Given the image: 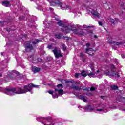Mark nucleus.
Here are the masks:
<instances>
[{
	"instance_id": "obj_29",
	"label": "nucleus",
	"mask_w": 125,
	"mask_h": 125,
	"mask_svg": "<svg viewBox=\"0 0 125 125\" xmlns=\"http://www.w3.org/2000/svg\"><path fill=\"white\" fill-rule=\"evenodd\" d=\"M52 97H53V98H58V95L57 94H53L52 95Z\"/></svg>"
},
{
	"instance_id": "obj_17",
	"label": "nucleus",
	"mask_w": 125,
	"mask_h": 125,
	"mask_svg": "<svg viewBox=\"0 0 125 125\" xmlns=\"http://www.w3.org/2000/svg\"><path fill=\"white\" fill-rule=\"evenodd\" d=\"M41 71V68H38V67H33L32 68V72L34 73H38V72H40Z\"/></svg>"
},
{
	"instance_id": "obj_37",
	"label": "nucleus",
	"mask_w": 125,
	"mask_h": 125,
	"mask_svg": "<svg viewBox=\"0 0 125 125\" xmlns=\"http://www.w3.org/2000/svg\"><path fill=\"white\" fill-rule=\"evenodd\" d=\"M75 83H76L77 84H80L81 82L80 81H76L75 82Z\"/></svg>"
},
{
	"instance_id": "obj_25",
	"label": "nucleus",
	"mask_w": 125,
	"mask_h": 125,
	"mask_svg": "<svg viewBox=\"0 0 125 125\" xmlns=\"http://www.w3.org/2000/svg\"><path fill=\"white\" fill-rule=\"evenodd\" d=\"M40 42V40L38 39H36L34 41L32 42V43L35 45V44H37V43H39V42Z\"/></svg>"
},
{
	"instance_id": "obj_9",
	"label": "nucleus",
	"mask_w": 125,
	"mask_h": 125,
	"mask_svg": "<svg viewBox=\"0 0 125 125\" xmlns=\"http://www.w3.org/2000/svg\"><path fill=\"white\" fill-rule=\"evenodd\" d=\"M111 72L112 73H111V72L108 71V72H105V74L107 76H111L112 77H117V78H119V76L118 73H116L115 71H113V70H112Z\"/></svg>"
},
{
	"instance_id": "obj_4",
	"label": "nucleus",
	"mask_w": 125,
	"mask_h": 125,
	"mask_svg": "<svg viewBox=\"0 0 125 125\" xmlns=\"http://www.w3.org/2000/svg\"><path fill=\"white\" fill-rule=\"evenodd\" d=\"M85 110L86 112H95V113H97V112H102L104 111V108L96 109L90 105H88L85 107Z\"/></svg>"
},
{
	"instance_id": "obj_1",
	"label": "nucleus",
	"mask_w": 125,
	"mask_h": 125,
	"mask_svg": "<svg viewBox=\"0 0 125 125\" xmlns=\"http://www.w3.org/2000/svg\"><path fill=\"white\" fill-rule=\"evenodd\" d=\"M33 87L36 88H39L40 86L37 85H34L32 83L25 85L24 87V89L21 88H7L5 91V94L7 95H15V94H23L24 93H27L28 91L31 92V90L33 89Z\"/></svg>"
},
{
	"instance_id": "obj_43",
	"label": "nucleus",
	"mask_w": 125,
	"mask_h": 125,
	"mask_svg": "<svg viewBox=\"0 0 125 125\" xmlns=\"http://www.w3.org/2000/svg\"><path fill=\"white\" fill-rule=\"evenodd\" d=\"M100 70H98L97 71V73H100Z\"/></svg>"
},
{
	"instance_id": "obj_27",
	"label": "nucleus",
	"mask_w": 125,
	"mask_h": 125,
	"mask_svg": "<svg viewBox=\"0 0 125 125\" xmlns=\"http://www.w3.org/2000/svg\"><path fill=\"white\" fill-rule=\"evenodd\" d=\"M81 75L82 76H83V77H86V73H85V71H83L81 73Z\"/></svg>"
},
{
	"instance_id": "obj_38",
	"label": "nucleus",
	"mask_w": 125,
	"mask_h": 125,
	"mask_svg": "<svg viewBox=\"0 0 125 125\" xmlns=\"http://www.w3.org/2000/svg\"><path fill=\"white\" fill-rule=\"evenodd\" d=\"M51 47H52V46L51 45H48V48H49V49H51Z\"/></svg>"
},
{
	"instance_id": "obj_35",
	"label": "nucleus",
	"mask_w": 125,
	"mask_h": 125,
	"mask_svg": "<svg viewBox=\"0 0 125 125\" xmlns=\"http://www.w3.org/2000/svg\"><path fill=\"white\" fill-rule=\"evenodd\" d=\"M80 76V73H75V78H78Z\"/></svg>"
},
{
	"instance_id": "obj_33",
	"label": "nucleus",
	"mask_w": 125,
	"mask_h": 125,
	"mask_svg": "<svg viewBox=\"0 0 125 125\" xmlns=\"http://www.w3.org/2000/svg\"><path fill=\"white\" fill-rule=\"evenodd\" d=\"M110 68L111 70H113V69H115V66H114V65H111L110 66Z\"/></svg>"
},
{
	"instance_id": "obj_23",
	"label": "nucleus",
	"mask_w": 125,
	"mask_h": 125,
	"mask_svg": "<svg viewBox=\"0 0 125 125\" xmlns=\"http://www.w3.org/2000/svg\"><path fill=\"white\" fill-rule=\"evenodd\" d=\"M95 75V73H94L93 72H91V73L88 74V76H89V77H90V78H91V77L94 78Z\"/></svg>"
},
{
	"instance_id": "obj_46",
	"label": "nucleus",
	"mask_w": 125,
	"mask_h": 125,
	"mask_svg": "<svg viewBox=\"0 0 125 125\" xmlns=\"http://www.w3.org/2000/svg\"><path fill=\"white\" fill-rule=\"evenodd\" d=\"M1 76H2V74L0 73V77H1Z\"/></svg>"
},
{
	"instance_id": "obj_12",
	"label": "nucleus",
	"mask_w": 125,
	"mask_h": 125,
	"mask_svg": "<svg viewBox=\"0 0 125 125\" xmlns=\"http://www.w3.org/2000/svg\"><path fill=\"white\" fill-rule=\"evenodd\" d=\"M25 45H26V50H28V49H33V46H32V45L30 44V42H26L25 43Z\"/></svg>"
},
{
	"instance_id": "obj_24",
	"label": "nucleus",
	"mask_w": 125,
	"mask_h": 125,
	"mask_svg": "<svg viewBox=\"0 0 125 125\" xmlns=\"http://www.w3.org/2000/svg\"><path fill=\"white\" fill-rule=\"evenodd\" d=\"M110 87L112 89H113V90H116L118 89V87L116 85H111Z\"/></svg>"
},
{
	"instance_id": "obj_41",
	"label": "nucleus",
	"mask_w": 125,
	"mask_h": 125,
	"mask_svg": "<svg viewBox=\"0 0 125 125\" xmlns=\"http://www.w3.org/2000/svg\"><path fill=\"white\" fill-rule=\"evenodd\" d=\"M67 83H75V82L74 81L71 82V81H67Z\"/></svg>"
},
{
	"instance_id": "obj_34",
	"label": "nucleus",
	"mask_w": 125,
	"mask_h": 125,
	"mask_svg": "<svg viewBox=\"0 0 125 125\" xmlns=\"http://www.w3.org/2000/svg\"><path fill=\"white\" fill-rule=\"evenodd\" d=\"M48 92L49 93V94H52L53 93H54V92L51 90L48 91Z\"/></svg>"
},
{
	"instance_id": "obj_49",
	"label": "nucleus",
	"mask_w": 125,
	"mask_h": 125,
	"mask_svg": "<svg viewBox=\"0 0 125 125\" xmlns=\"http://www.w3.org/2000/svg\"><path fill=\"white\" fill-rule=\"evenodd\" d=\"M45 21H44V22H43V24H45Z\"/></svg>"
},
{
	"instance_id": "obj_7",
	"label": "nucleus",
	"mask_w": 125,
	"mask_h": 125,
	"mask_svg": "<svg viewBox=\"0 0 125 125\" xmlns=\"http://www.w3.org/2000/svg\"><path fill=\"white\" fill-rule=\"evenodd\" d=\"M62 30L64 33H69L70 31H74L75 29L72 26L69 25L68 26L63 27Z\"/></svg>"
},
{
	"instance_id": "obj_22",
	"label": "nucleus",
	"mask_w": 125,
	"mask_h": 125,
	"mask_svg": "<svg viewBox=\"0 0 125 125\" xmlns=\"http://www.w3.org/2000/svg\"><path fill=\"white\" fill-rule=\"evenodd\" d=\"M79 98H80V99H82V100H83L84 102L86 101V99H85V97H84L83 96L80 95L79 96Z\"/></svg>"
},
{
	"instance_id": "obj_3",
	"label": "nucleus",
	"mask_w": 125,
	"mask_h": 125,
	"mask_svg": "<svg viewBox=\"0 0 125 125\" xmlns=\"http://www.w3.org/2000/svg\"><path fill=\"white\" fill-rule=\"evenodd\" d=\"M37 120L38 122H42L44 125H54V123L52 122L51 118L48 117L44 118L43 117H38L37 118Z\"/></svg>"
},
{
	"instance_id": "obj_5",
	"label": "nucleus",
	"mask_w": 125,
	"mask_h": 125,
	"mask_svg": "<svg viewBox=\"0 0 125 125\" xmlns=\"http://www.w3.org/2000/svg\"><path fill=\"white\" fill-rule=\"evenodd\" d=\"M113 35H108L107 37V40L109 43L115 44L116 45H122V44H123V43L122 42H118L115 41H113Z\"/></svg>"
},
{
	"instance_id": "obj_31",
	"label": "nucleus",
	"mask_w": 125,
	"mask_h": 125,
	"mask_svg": "<svg viewBox=\"0 0 125 125\" xmlns=\"http://www.w3.org/2000/svg\"><path fill=\"white\" fill-rule=\"evenodd\" d=\"M55 37L57 39H60V35L59 34H55Z\"/></svg>"
},
{
	"instance_id": "obj_50",
	"label": "nucleus",
	"mask_w": 125,
	"mask_h": 125,
	"mask_svg": "<svg viewBox=\"0 0 125 125\" xmlns=\"http://www.w3.org/2000/svg\"><path fill=\"white\" fill-rule=\"evenodd\" d=\"M78 108H80V106H79V107H78Z\"/></svg>"
},
{
	"instance_id": "obj_44",
	"label": "nucleus",
	"mask_w": 125,
	"mask_h": 125,
	"mask_svg": "<svg viewBox=\"0 0 125 125\" xmlns=\"http://www.w3.org/2000/svg\"><path fill=\"white\" fill-rule=\"evenodd\" d=\"M16 74H17V75H19V72H16Z\"/></svg>"
},
{
	"instance_id": "obj_47",
	"label": "nucleus",
	"mask_w": 125,
	"mask_h": 125,
	"mask_svg": "<svg viewBox=\"0 0 125 125\" xmlns=\"http://www.w3.org/2000/svg\"><path fill=\"white\" fill-rule=\"evenodd\" d=\"M52 9V8H50V10H51Z\"/></svg>"
},
{
	"instance_id": "obj_39",
	"label": "nucleus",
	"mask_w": 125,
	"mask_h": 125,
	"mask_svg": "<svg viewBox=\"0 0 125 125\" xmlns=\"http://www.w3.org/2000/svg\"><path fill=\"white\" fill-rule=\"evenodd\" d=\"M99 25H100V26H102V25H103V24H102V22H101V21H99Z\"/></svg>"
},
{
	"instance_id": "obj_45",
	"label": "nucleus",
	"mask_w": 125,
	"mask_h": 125,
	"mask_svg": "<svg viewBox=\"0 0 125 125\" xmlns=\"http://www.w3.org/2000/svg\"><path fill=\"white\" fill-rule=\"evenodd\" d=\"M80 56H83V53H81L80 54Z\"/></svg>"
},
{
	"instance_id": "obj_40",
	"label": "nucleus",
	"mask_w": 125,
	"mask_h": 125,
	"mask_svg": "<svg viewBox=\"0 0 125 125\" xmlns=\"http://www.w3.org/2000/svg\"><path fill=\"white\" fill-rule=\"evenodd\" d=\"M89 45H90L89 43H87L86 44V46H87V47H88Z\"/></svg>"
},
{
	"instance_id": "obj_16",
	"label": "nucleus",
	"mask_w": 125,
	"mask_h": 125,
	"mask_svg": "<svg viewBox=\"0 0 125 125\" xmlns=\"http://www.w3.org/2000/svg\"><path fill=\"white\" fill-rule=\"evenodd\" d=\"M55 92H58V94L59 95H62L63 93H64V91L62 89H55Z\"/></svg>"
},
{
	"instance_id": "obj_42",
	"label": "nucleus",
	"mask_w": 125,
	"mask_h": 125,
	"mask_svg": "<svg viewBox=\"0 0 125 125\" xmlns=\"http://www.w3.org/2000/svg\"><path fill=\"white\" fill-rule=\"evenodd\" d=\"M94 37L95 39H97V38H98V37L97 36H96V35H95V36H94Z\"/></svg>"
},
{
	"instance_id": "obj_48",
	"label": "nucleus",
	"mask_w": 125,
	"mask_h": 125,
	"mask_svg": "<svg viewBox=\"0 0 125 125\" xmlns=\"http://www.w3.org/2000/svg\"><path fill=\"white\" fill-rule=\"evenodd\" d=\"M115 63H118V62L116 61V62H115Z\"/></svg>"
},
{
	"instance_id": "obj_18",
	"label": "nucleus",
	"mask_w": 125,
	"mask_h": 125,
	"mask_svg": "<svg viewBox=\"0 0 125 125\" xmlns=\"http://www.w3.org/2000/svg\"><path fill=\"white\" fill-rule=\"evenodd\" d=\"M2 5H3V6H5L6 7H8V6L10 5V3L7 1H4L2 2Z\"/></svg>"
},
{
	"instance_id": "obj_11",
	"label": "nucleus",
	"mask_w": 125,
	"mask_h": 125,
	"mask_svg": "<svg viewBox=\"0 0 125 125\" xmlns=\"http://www.w3.org/2000/svg\"><path fill=\"white\" fill-rule=\"evenodd\" d=\"M59 6L61 7V9H67V8H69L68 6L66 5L65 3H62V2L60 3Z\"/></svg>"
},
{
	"instance_id": "obj_30",
	"label": "nucleus",
	"mask_w": 125,
	"mask_h": 125,
	"mask_svg": "<svg viewBox=\"0 0 125 125\" xmlns=\"http://www.w3.org/2000/svg\"><path fill=\"white\" fill-rule=\"evenodd\" d=\"M84 30H86L87 28H91V26H87L86 25H83Z\"/></svg>"
},
{
	"instance_id": "obj_36",
	"label": "nucleus",
	"mask_w": 125,
	"mask_h": 125,
	"mask_svg": "<svg viewBox=\"0 0 125 125\" xmlns=\"http://www.w3.org/2000/svg\"><path fill=\"white\" fill-rule=\"evenodd\" d=\"M58 87H62L63 85L62 84H59L57 85Z\"/></svg>"
},
{
	"instance_id": "obj_32",
	"label": "nucleus",
	"mask_w": 125,
	"mask_h": 125,
	"mask_svg": "<svg viewBox=\"0 0 125 125\" xmlns=\"http://www.w3.org/2000/svg\"><path fill=\"white\" fill-rule=\"evenodd\" d=\"M33 56H30L28 57V60H29V61H32V60H33Z\"/></svg>"
},
{
	"instance_id": "obj_6",
	"label": "nucleus",
	"mask_w": 125,
	"mask_h": 125,
	"mask_svg": "<svg viewBox=\"0 0 125 125\" xmlns=\"http://www.w3.org/2000/svg\"><path fill=\"white\" fill-rule=\"evenodd\" d=\"M52 52L54 53L55 57L57 58H59V57H62L63 56V55H62L61 54L60 50L57 49V48L52 50Z\"/></svg>"
},
{
	"instance_id": "obj_19",
	"label": "nucleus",
	"mask_w": 125,
	"mask_h": 125,
	"mask_svg": "<svg viewBox=\"0 0 125 125\" xmlns=\"http://www.w3.org/2000/svg\"><path fill=\"white\" fill-rule=\"evenodd\" d=\"M71 87L72 88H73V89H76V90H80V89H81V88H81L80 87L75 86V85H72L71 86Z\"/></svg>"
},
{
	"instance_id": "obj_28",
	"label": "nucleus",
	"mask_w": 125,
	"mask_h": 125,
	"mask_svg": "<svg viewBox=\"0 0 125 125\" xmlns=\"http://www.w3.org/2000/svg\"><path fill=\"white\" fill-rule=\"evenodd\" d=\"M62 48H63V50L64 51H65V50H66V46H65V44H62Z\"/></svg>"
},
{
	"instance_id": "obj_13",
	"label": "nucleus",
	"mask_w": 125,
	"mask_h": 125,
	"mask_svg": "<svg viewBox=\"0 0 125 125\" xmlns=\"http://www.w3.org/2000/svg\"><path fill=\"white\" fill-rule=\"evenodd\" d=\"M56 20L58 21L57 24L59 26L61 27H63L64 24H63V21H62L61 20H59L58 18H56Z\"/></svg>"
},
{
	"instance_id": "obj_2",
	"label": "nucleus",
	"mask_w": 125,
	"mask_h": 125,
	"mask_svg": "<svg viewBox=\"0 0 125 125\" xmlns=\"http://www.w3.org/2000/svg\"><path fill=\"white\" fill-rule=\"evenodd\" d=\"M97 7V5L95 4L89 6L87 8V10H89V11H90L94 16L99 18L101 17V15H100V14H99L97 11V9H96Z\"/></svg>"
},
{
	"instance_id": "obj_14",
	"label": "nucleus",
	"mask_w": 125,
	"mask_h": 125,
	"mask_svg": "<svg viewBox=\"0 0 125 125\" xmlns=\"http://www.w3.org/2000/svg\"><path fill=\"white\" fill-rule=\"evenodd\" d=\"M109 21H110V22H111V23H112V24H113V25H115V24H116V23H118V22L119 21V19H115L114 20V19L110 18L109 19Z\"/></svg>"
},
{
	"instance_id": "obj_20",
	"label": "nucleus",
	"mask_w": 125,
	"mask_h": 125,
	"mask_svg": "<svg viewBox=\"0 0 125 125\" xmlns=\"http://www.w3.org/2000/svg\"><path fill=\"white\" fill-rule=\"evenodd\" d=\"M89 67H90L92 72H94V64L92 63H90Z\"/></svg>"
},
{
	"instance_id": "obj_8",
	"label": "nucleus",
	"mask_w": 125,
	"mask_h": 125,
	"mask_svg": "<svg viewBox=\"0 0 125 125\" xmlns=\"http://www.w3.org/2000/svg\"><path fill=\"white\" fill-rule=\"evenodd\" d=\"M50 4L51 5H54L56 4L59 5L61 3V2H60L59 0H47Z\"/></svg>"
},
{
	"instance_id": "obj_15",
	"label": "nucleus",
	"mask_w": 125,
	"mask_h": 125,
	"mask_svg": "<svg viewBox=\"0 0 125 125\" xmlns=\"http://www.w3.org/2000/svg\"><path fill=\"white\" fill-rule=\"evenodd\" d=\"M74 34H76L77 35H87V34H85L83 32H80V31L78 29H75L74 31Z\"/></svg>"
},
{
	"instance_id": "obj_10",
	"label": "nucleus",
	"mask_w": 125,
	"mask_h": 125,
	"mask_svg": "<svg viewBox=\"0 0 125 125\" xmlns=\"http://www.w3.org/2000/svg\"><path fill=\"white\" fill-rule=\"evenodd\" d=\"M86 53L90 55V56H92L93 54L95 53V51L93 50L92 48H87L86 49Z\"/></svg>"
},
{
	"instance_id": "obj_26",
	"label": "nucleus",
	"mask_w": 125,
	"mask_h": 125,
	"mask_svg": "<svg viewBox=\"0 0 125 125\" xmlns=\"http://www.w3.org/2000/svg\"><path fill=\"white\" fill-rule=\"evenodd\" d=\"M93 33V31L92 30H88L87 31V34L89 35V36H90L91 34Z\"/></svg>"
},
{
	"instance_id": "obj_21",
	"label": "nucleus",
	"mask_w": 125,
	"mask_h": 125,
	"mask_svg": "<svg viewBox=\"0 0 125 125\" xmlns=\"http://www.w3.org/2000/svg\"><path fill=\"white\" fill-rule=\"evenodd\" d=\"M83 90H88V91L90 90V91H93L95 90V88L94 87H91L90 88H88L87 89L85 88H83Z\"/></svg>"
}]
</instances>
